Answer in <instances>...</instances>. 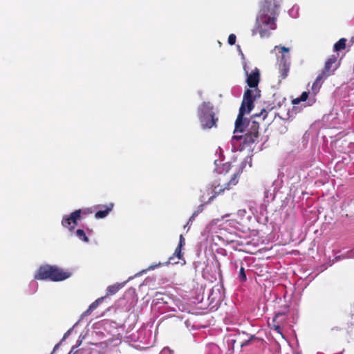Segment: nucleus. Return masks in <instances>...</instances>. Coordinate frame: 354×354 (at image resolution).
I'll use <instances>...</instances> for the list:
<instances>
[{"label":"nucleus","instance_id":"nucleus-1","mask_svg":"<svg viewBox=\"0 0 354 354\" xmlns=\"http://www.w3.org/2000/svg\"><path fill=\"white\" fill-rule=\"evenodd\" d=\"M71 276V272L68 270L50 265L41 266L36 273L34 278L37 280H50L51 281H62L67 279Z\"/></svg>","mask_w":354,"mask_h":354},{"label":"nucleus","instance_id":"nucleus-2","mask_svg":"<svg viewBox=\"0 0 354 354\" xmlns=\"http://www.w3.org/2000/svg\"><path fill=\"white\" fill-rule=\"evenodd\" d=\"M277 17L259 12L256 19L254 28L252 29V35L259 34L261 37H266L270 35V30L276 29Z\"/></svg>","mask_w":354,"mask_h":354},{"label":"nucleus","instance_id":"nucleus-3","mask_svg":"<svg viewBox=\"0 0 354 354\" xmlns=\"http://www.w3.org/2000/svg\"><path fill=\"white\" fill-rule=\"evenodd\" d=\"M198 118L203 129L216 127L218 118L215 117L213 105L209 102H203L198 109Z\"/></svg>","mask_w":354,"mask_h":354},{"label":"nucleus","instance_id":"nucleus-4","mask_svg":"<svg viewBox=\"0 0 354 354\" xmlns=\"http://www.w3.org/2000/svg\"><path fill=\"white\" fill-rule=\"evenodd\" d=\"M259 123L255 120L248 122L247 132L243 136L234 135L232 140H243V148L251 147L252 145L258 141L259 136Z\"/></svg>","mask_w":354,"mask_h":354},{"label":"nucleus","instance_id":"nucleus-5","mask_svg":"<svg viewBox=\"0 0 354 354\" xmlns=\"http://www.w3.org/2000/svg\"><path fill=\"white\" fill-rule=\"evenodd\" d=\"M339 53L333 54L325 62L324 67L322 70L321 75L326 79L334 75L335 71L340 66V60H338Z\"/></svg>","mask_w":354,"mask_h":354},{"label":"nucleus","instance_id":"nucleus-6","mask_svg":"<svg viewBox=\"0 0 354 354\" xmlns=\"http://www.w3.org/2000/svg\"><path fill=\"white\" fill-rule=\"evenodd\" d=\"M254 91L252 89H246L245 91L243 98L241 106L239 108V113H250L254 108V101L257 95H253Z\"/></svg>","mask_w":354,"mask_h":354},{"label":"nucleus","instance_id":"nucleus-7","mask_svg":"<svg viewBox=\"0 0 354 354\" xmlns=\"http://www.w3.org/2000/svg\"><path fill=\"white\" fill-rule=\"evenodd\" d=\"M239 182V173L234 174L231 179L223 185L220 184L215 185L214 187V194L209 198L208 202H211L217 195L223 193L225 190H230L233 186H235Z\"/></svg>","mask_w":354,"mask_h":354},{"label":"nucleus","instance_id":"nucleus-8","mask_svg":"<svg viewBox=\"0 0 354 354\" xmlns=\"http://www.w3.org/2000/svg\"><path fill=\"white\" fill-rule=\"evenodd\" d=\"M82 213L85 214L86 211L77 209L73 212L69 216H64L62 221V226L70 231H73L77 225V221L81 219Z\"/></svg>","mask_w":354,"mask_h":354},{"label":"nucleus","instance_id":"nucleus-9","mask_svg":"<svg viewBox=\"0 0 354 354\" xmlns=\"http://www.w3.org/2000/svg\"><path fill=\"white\" fill-rule=\"evenodd\" d=\"M280 6V0H265L259 12L277 17V10Z\"/></svg>","mask_w":354,"mask_h":354},{"label":"nucleus","instance_id":"nucleus-10","mask_svg":"<svg viewBox=\"0 0 354 354\" xmlns=\"http://www.w3.org/2000/svg\"><path fill=\"white\" fill-rule=\"evenodd\" d=\"M246 73H248V72H246ZM247 75L246 82L248 86L252 88H254L256 92L259 91L257 86L260 81L259 70L255 68L251 73L247 74Z\"/></svg>","mask_w":354,"mask_h":354},{"label":"nucleus","instance_id":"nucleus-11","mask_svg":"<svg viewBox=\"0 0 354 354\" xmlns=\"http://www.w3.org/2000/svg\"><path fill=\"white\" fill-rule=\"evenodd\" d=\"M244 113L241 111V113L239 112L237 118L235 121V128L234 130V133H236L237 132L243 133L245 128L248 129V122H252L251 120H248L245 118Z\"/></svg>","mask_w":354,"mask_h":354},{"label":"nucleus","instance_id":"nucleus-12","mask_svg":"<svg viewBox=\"0 0 354 354\" xmlns=\"http://www.w3.org/2000/svg\"><path fill=\"white\" fill-rule=\"evenodd\" d=\"M113 203H111L109 205H98L95 207V208L99 209L95 214V217L97 219L104 218H105L112 210L113 208Z\"/></svg>","mask_w":354,"mask_h":354},{"label":"nucleus","instance_id":"nucleus-13","mask_svg":"<svg viewBox=\"0 0 354 354\" xmlns=\"http://www.w3.org/2000/svg\"><path fill=\"white\" fill-rule=\"evenodd\" d=\"M286 312L277 313L275 314L272 319V328L277 333H279L280 335H282L281 324L286 322Z\"/></svg>","mask_w":354,"mask_h":354},{"label":"nucleus","instance_id":"nucleus-14","mask_svg":"<svg viewBox=\"0 0 354 354\" xmlns=\"http://www.w3.org/2000/svg\"><path fill=\"white\" fill-rule=\"evenodd\" d=\"M289 69L290 64L287 62L286 56L282 55L281 57V64H279V73L282 79H285L288 76Z\"/></svg>","mask_w":354,"mask_h":354},{"label":"nucleus","instance_id":"nucleus-15","mask_svg":"<svg viewBox=\"0 0 354 354\" xmlns=\"http://www.w3.org/2000/svg\"><path fill=\"white\" fill-rule=\"evenodd\" d=\"M182 248H183L181 247L177 246L173 255L169 258L168 261H167L165 263L176 264L179 263V260H183V253L182 252Z\"/></svg>","mask_w":354,"mask_h":354},{"label":"nucleus","instance_id":"nucleus-16","mask_svg":"<svg viewBox=\"0 0 354 354\" xmlns=\"http://www.w3.org/2000/svg\"><path fill=\"white\" fill-rule=\"evenodd\" d=\"M326 80V78L324 76H322V75L319 74L315 81L314 82V83L312 85V91L313 93L315 95L317 94L319 91V89L322 86V84L323 83V82Z\"/></svg>","mask_w":354,"mask_h":354},{"label":"nucleus","instance_id":"nucleus-17","mask_svg":"<svg viewBox=\"0 0 354 354\" xmlns=\"http://www.w3.org/2000/svg\"><path fill=\"white\" fill-rule=\"evenodd\" d=\"M346 39L341 38L334 45V50L338 53L339 51L344 50L346 46Z\"/></svg>","mask_w":354,"mask_h":354},{"label":"nucleus","instance_id":"nucleus-18","mask_svg":"<svg viewBox=\"0 0 354 354\" xmlns=\"http://www.w3.org/2000/svg\"><path fill=\"white\" fill-rule=\"evenodd\" d=\"M121 286L119 284H115L108 286L106 289V294L104 297L115 295L120 289Z\"/></svg>","mask_w":354,"mask_h":354},{"label":"nucleus","instance_id":"nucleus-19","mask_svg":"<svg viewBox=\"0 0 354 354\" xmlns=\"http://www.w3.org/2000/svg\"><path fill=\"white\" fill-rule=\"evenodd\" d=\"M76 236L82 241L88 243L89 239L86 235L84 231L81 229H78L76 231Z\"/></svg>","mask_w":354,"mask_h":354},{"label":"nucleus","instance_id":"nucleus-20","mask_svg":"<svg viewBox=\"0 0 354 354\" xmlns=\"http://www.w3.org/2000/svg\"><path fill=\"white\" fill-rule=\"evenodd\" d=\"M105 297H102L97 299L95 301H93L89 307L93 310V311L97 308L99 304L103 301Z\"/></svg>","mask_w":354,"mask_h":354},{"label":"nucleus","instance_id":"nucleus-21","mask_svg":"<svg viewBox=\"0 0 354 354\" xmlns=\"http://www.w3.org/2000/svg\"><path fill=\"white\" fill-rule=\"evenodd\" d=\"M239 279H240V281L242 282L245 281L247 279L245 269L243 267H241V268H240Z\"/></svg>","mask_w":354,"mask_h":354},{"label":"nucleus","instance_id":"nucleus-22","mask_svg":"<svg viewBox=\"0 0 354 354\" xmlns=\"http://www.w3.org/2000/svg\"><path fill=\"white\" fill-rule=\"evenodd\" d=\"M267 115H268V111H266V109H262L259 113L254 114L253 115V117H259V116L263 115V120H265L267 117Z\"/></svg>","mask_w":354,"mask_h":354},{"label":"nucleus","instance_id":"nucleus-23","mask_svg":"<svg viewBox=\"0 0 354 354\" xmlns=\"http://www.w3.org/2000/svg\"><path fill=\"white\" fill-rule=\"evenodd\" d=\"M236 37L234 34H230L228 37V44L231 46L234 45L236 42Z\"/></svg>","mask_w":354,"mask_h":354},{"label":"nucleus","instance_id":"nucleus-24","mask_svg":"<svg viewBox=\"0 0 354 354\" xmlns=\"http://www.w3.org/2000/svg\"><path fill=\"white\" fill-rule=\"evenodd\" d=\"M308 97V93L306 91H304L300 95L299 99L301 102H304L307 100Z\"/></svg>","mask_w":354,"mask_h":354},{"label":"nucleus","instance_id":"nucleus-25","mask_svg":"<svg viewBox=\"0 0 354 354\" xmlns=\"http://www.w3.org/2000/svg\"><path fill=\"white\" fill-rule=\"evenodd\" d=\"M185 245V238L182 234L180 235L179 243L178 246L183 248Z\"/></svg>","mask_w":354,"mask_h":354},{"label":"nucleus","instance_id":"nucleus-26","mask_svg":"<svg viewBox=\"0 0 354 354\" xmlns=\"http://www.w3.org/2000/svg\"><path fill=\"white\" fill-rule=\"evenodd\" d=\"M275 48H279L281 50L280 53H288L290 49L285 46H275Z\"/></svg>","mask_w":354,"mask_h":354},{"label":"nucleus","instance_id":"nucleus-27","mask_svg":"<svg viewBox=\"0 0 354 354\" xmlns=\"http://www.w3.org/2000/svg\"><path fill=\"white\" fill-rule=\"evenodd\" d=\"M300 102H301L299 99V97L295 98L292 100V104H299Z\"/></svg>","mask_w":354,"mask_h":354},{"label":"nucleus","instance_id":"nucleus-28","mask_svg":"<svg viewBox=\"0 0 354 354\" xmlns=\"http://www.w3.org/2000/svg\"><path fill=\"white\" fill-rule=\"evenodd\" d=\"M93 312V310L88 306V309L85 311V315H90Z\"/></svg>","mask_w":354,"mask_h":354},{"label":"nucleus","instance_id":"nucleus-29","mask_svg":"<svg viewBox=\"0 0 354 354\" xmlns=\"http://www.w3.org/2000/svg\"><path fill=\"white\" fill-rule=\"evenodd\" d=\"M198 214H199V211H195V212L192 214V216H194V218H195L196 216H197L198 215Z\"/></svg>","mask_w":354,"mask_h":354},{"label":"nucleus","instance_id":"nucleus-30","mask_svg":"<svg viewBox=\"0 0 354 354\" xmlns=\"http://www.w3.org/2000/svg\"><path fill=\"white\" fill-rule=\"evenodd\" d=\"M198 214H199V211H195V212L192 214V216H194V218H195L196 216H197L198 215Z\"/></svg>","mask_w":354,"mask_h":354},{"label":"nucleus","instance_id":"nucleus-31","mask_svg":"<svg viewBox=\"0 0 354 354\" xmlns=\"http://www.w3.org/2000/svg\"><path fill=\"white\" fill-rule=\"evenodd\" d=\"M71 329L68 330L64 335V338H66L67 336H68L69 333H71Z\"/></svg>","mask_w":354,"mask_h":354},{"label":"nucleus","instance_id":"nucleus-32","mask_svg":"<svg viewBox=\"0 0 354 354\" xmlns=\"http://www.w3.org/2000/svg\"><path fill=\"white\" fill-rule=\"evenodd\" d=\"M194 218H194V216H191V217H190V218H189V219L188 224H189V223L193 222V221L194 220Z\"/></svg>","mask_w":354,"mask_h":354},{"label":"nucleus","instance_id":"nucleus-33","mask_svg":"<svg viewBox=\"0 0 354 354\" xmlns=\"http://www.w3.org/2000/svg\"><path fill=\"white\" fill-rule=\"evenodd\" d=\"M197 211H199V213L203 211V205H200L198 210Z\"/></svg>","mask_w":354,"mask_h":354},{"label":"nucleus","instance_id":"nucleus-34","mask_svg":"<svg viewBox=\"0 0 354 354\" xmlns=\"http://www.w3.org/2000/svg\"><path fill=\"white\" fill-rule=\"evenodd\" d=\"M156 266H151L150 268H156Z\"/></svg>","mask_w":354,"mask_h":354},{"label":"nucleus","instance_id":"nucleus-35","mask_svg":"<svg viewBox=\"0 0 354 354\" xmlns=\"http://www.w3.org/2000/svg\"><path fill=\"white\" fill-rule=\"evenodd\" d=\"M352 252L353 253V255L352 257H354V252L352 251Z\"/></svg>","mask_w":354,"mask_h":354}]
</instances>
